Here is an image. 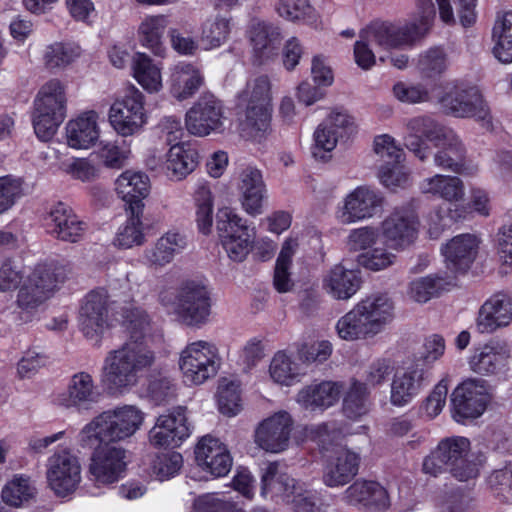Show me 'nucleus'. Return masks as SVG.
Returning a JSON list of instances; mask_svg holds the SVG:
<instances>
[{"mask_svg":"<svg viewBox=\"0 0 512 512\" xmlns=\"http://www.w3.org/2000/svg\"><path fill=\"white\" fill-rule=\"evenodd\" d=\"M396 256L384 248H372L357 256V263L365 269L380 271L393 265Z\"/></svg>","mask_w":512,"mask_h":512,"instance_id":"58","label":"nucleus"},{"mask_svg":"<svg viewBox=\"0 0 512 512\" xmlns=\"http://www.w3.org/2000/svg\"><path fill=\"white\" fill-rule=\"evenodd\" d=\"M305 490L292 477L286 473L279 472L277 462L269 463L262 475V494H271L272 497H279L287 503H293L302 496Z\"/></svg>","mask_w":512,"mask_h":512,"instance_id":"31","label":"nucleus"},{"mask_svg":"<svg viewBox=\"0 0 512 512\" xmlns=\"http://www.w3.org/2000/svg\"><path fill=\"white\" fill-rule=\"evenodd\" d=\"M101 393L88 372H77L71 376L65 392L60 394L59 404L65 408L89 410L95 405Z\"/></svg>","mask_w":512,"mask_h":512,"instance_id":"25","label":"nucleus"},{"mask_svg":"<svg viewBox=\"0 0 512 512\" xmlns=\"http://www.w3.org/2000/svg\"><path fill=\"white\" fill-rule=\"evenodd\" d=\"M48 357L35 349L25 351L17 363V374L21 379H29L46 366Z\"/></svg>","mask_w":512,"mask_h":512,"instance_id":"60","label":"nucleus"},{"mask_svg":"<svg viewBox=\"0 0 512 512\" xmlns=\"http://www.w3.org/2000/svg\"><path fill=\"white\" fill-rule=\"evenodd\" d=\"M293 426L291 415L286 411H278L257 425L255 443L266 452H283L289 446Z\"/></svg>","mask_w":512,"mask_h":512,"instance_id":"19","label":"nucleus"},{"mask_svg":"<svg viewBox=\"0 0 512 512\" xmlns=\"http://www.w3.org/2000/svg\"><path fill=\"white\" fill-rule=\"evenodd\" d=\"M48 298L45 292L39 288L30 285L29 281H25L18 291L17 305L25 311H32L42 305Z\"/></svg>","mask_w":512,"mask_h":512,"instance_id":"63","label":"nucleus"},{"mask_svg":"<svg viewBox=\"0 0 512 512\" xmlns=\"http://www.w3.org/2000/svg\"><path fill=\"white\" fill-rule=\"evenodd\" d=\"M269 372L275 382L283 385H290L298 375L296 365L284 352L275 354Z\"/></svg>","mask_w":512,"mask_h":512,"instance_id":"57","label":"nucleus"},{"mask_svg":"<svg viewBox=\"0 0 512 512\" xmlns=\"http://www.w3.org/2000/svg\"><path fill=\"white\" fill-rule=\"evenodd\" d=\"M100 136L98 114L85 111L66 125L67 143L76 149H88L93 146Z\"/></svg>","mask_w":512,"mask_h":512,"instance_id":"32","label":"nucleus"},{"mask_svg":"<svg viewBox=\"0 0 512 512\" xmlns=\"http://www.w3.org/2000/svg\"><path fill=\"white\" fill-rule=\"evenodd\" d=\"M78 55L75 48L63 43H54L47 47L44 61L49 69L62 68L73 62Z\"/></svg>","mask_w":512,"mask_h":512,"instance_id":"59","label":"nucleus"},{"mask_svg":"<svg viewBox=\"0 0 512 512\" xmlns=\"http://www.w3.org/2000/svg\"><path fill=\"white\" fill-rule=\"evenodd\" d=\"M482 464L480 456L471 452L468 438L451 436L441 439L424 457L422 471L431 477L449 472L456 480L467 482L478 477Z\"/></svg>","mask_w":512,"mask_h":512,"instance_id":"3","label":"nucleus"},{"mask_svg":"<svg viewBox=\"0 0 512 512\" xmlns=\"http://www.w3.org/2000/svg\"><path fill=\"white\" fill-rule=\"evenodd\" d=\"M47 481L57 496L73 493L81 481V467L78 459L69 451L53 454L48 459Z\"/></svg>","mask_w":512,"mask_h":512,"instance_id":"18","label":"nucleus"},{"mask_svg":"<svg viewBox=\"0 0 512 512\" xmlns=\"http://www.w3.org/2000/svg\"><path fill=\"white\" fill-rule=\"evenodd\" d=\"M133 284L137 285L134 272L114 279L102 290L113 308H120L125 340L109 351L102 366V382L112 392H124L139 382L141 375L150 370L156 361L154 350L146 340L150 318L145 310L132 304Z\"/></svg>","mask_w":512,"mask_h":512,"instance_id":"1","label":"nucleus"},{"mask_svg":"<svg viewBox=\"0 0 512 512\" xmlns=\"http://www.w3.org/2000/svg\"><path fill=\"white\" fill-rule=\"evenodd\" d=\"M394 318V304L384 294L372 295L357 303L336 324L339 337L346 341L367 339L380 333Z\"/></svg>","mask_w":512,"mask_h":512,"instance_id":"4","label":"nucleus"},{"mask_svg":"<svg viewBox=\"0 0 512 512\" xmlns=\"http://www.w3.org/2000/svg\"><path fill=\"white\" fill-rule=\"evenodd\" d=\"M423 193L439 196L447 201H459L464 197V186L460 178L436 174L420 184Z\"/></svg>","mask_w":512,"mask_h":512,"instance_id":"43","label":"nucleus"},{"mask_svg":"<svg viewBox=\"0 0 512 512\" xmlns=\"http://www.w3.org/2000/svg\"><path fill=\"white\" fill-rule=\"evenodd\" d=\"M197 512H240L236 504L215 494H206L195 502Z\"/></svg>","mask_w":512,"mask_h":512,"instance_id":"64","label":"nucleus"},{"mask_svg":"<svg viewBox=\"0 0 512 512\" xmlns=\"http://www.w3.org/2000/svg\"><path fill=\"white\" fill-rule=\"evenodd\" d=\"M379 230L372 226H364L350 231L347 246L351 251H364L376 244Z\"/></svg>","mask_w":512,"mask_h":512,"instance_id":"61","label":"nucleus"},{"mask_svg":"<svg viewBox=\"0 0 512 512\" xmlns=\"http://www.w3.org/2000/svg\"><path fill=\"white\" fill-rule=\"evenodd\" d=\"M380 232L388 247L404 250L417 237V216L408 209H395L382 221Z\"/></svg>","mask_w":512,"mask_h":512,"instance_id":"21","label":"nucleus"},{"mask_svg":"<svg viewBox=\"0 0 512 512\" xmlns=\"http://www.w3.org/2000/svg\"><path fill=\"white\" fill-rule=\"evenodd\" d=\"M495 45L493 53L502 63L512 62V12H505L496 18L493 31Z\"/></svg>","mask_w":512,"mask_h":512,"instance_id":"45","label":"nucleus"},{"mask_svg":"<svg viewBox=\"0 0 512 512\" xmlns=\"http://www.w3.org/2000/svg\"><path fill=\"white\" fill-rule=\"evenodd\" d=\"M34 495V488L29 484V480L23 477H15L8 482L2 490V499L11 506H21Z\"/></svg>","mask_w":512,"mask_h":512,"instance_id":"55","label":"nucleus"},{"mask_svg":"<svg viewBox=\"0 0 512 512\" xmlns=\"http://www.w3.org/2000/svg\"><path fill=\"white\" fill-rule=\"evenodd\" d=\"M490 387L486 380L472 378L459 384L451 394L453 417L457 422L475 419L486 410L490 401Z\"/></svg>","mask_w":512,"mask_h":512,"instance_id":"10","label":"nucleus"},{"mask_svg":"<svg viewBox=\"0 0 512 512\" xmlns=\"http://www.w3.org/2000/svg\"><path fill=\"white\" fill-rule=\"evenodd\" d=\"M132 71L136 81L149 93L162 88L160 68L144 53H136L132 59Z\"/></svg>","mask_w":512,"mask_h":512,"instance_id":"44","label":"nucleus"},{"mask_svg":"<svg viewBox=\"0 0 512 512\" xmlns=\"http://www.w3.org/2000/svg\"><path fill=\"white\" fill-rule=\"evenodd\" d=\"M198 465L215 477L229 473L232 467V457L226 446L212 436H204L195 449Z\"/></svg>","mask_w":512,"mask_h":512,"instance_id":"27","label":"nucleus"},{"mask_svg":"<svg viewBox=\"0 0 512 512\" xmlns=\"http://www.w3.org/2000/svg\"><path fill=\"white\" fill-rule=\"evenodd\" d=\"M109 121L122 136L133 135L139 131L146 122L144 95L134 86L129 88L110 107Z\"/></svg>","mask_w":512,"mask_h":512,"instance_id":"14","label":"nucleus"},{"mask_svg":"<svg viewBox=\"0 0 512 512\" xmlns=\"http://www.w3.org/2000/svg\"><path fill=\"white\" fill-rule=\"evenodd\" d=\"M341 389L339 383L331 381L307 386L297 394V402L310 410L328 408L339 400Z\"/></svg>","mask_w":512,"mask_h":512,"instance_id":"38","label":"nucleus"},{"mask_svg":"<svg viewBox=\"0 0 512 512\" xmlns=\"http://www.w3.org/2000/svg\"><path fill=\"white\" fill-rule=\"evenodd\" d=\"M24 195L23 180L5 175L0 177V215L9 211Z\"/></svg>","mask_w":512,"mask_h":512,"instance_id":"54","label":"nucleus"},{"mask_svg":"<svg viewBox=\"0 0 512 512\" xmlns=\"http://www.w3.org/2000/svg\"><path fill=\"white\" fill-rule=\"evenodd\" d=\"M344 501L352 506L371 512H380L389 508L390 499L387 490L378 482L357 480L343 494Z\"/></svg>","mask_w":512,"mask_h":512,"instance_id":"26","label":"nucleus"},{"mask_svg":"<svg viewBox=\"0 0 512 512\" xmlns=\"http://www.w3.org/2000/svg\"><path fill=\"white\" fill-rule=\"evenodd\" d=\"M236 186L244 211L251 216L262 214L267 190L261 170L250 165L242 167Z\"/></svg>","mask_w":512,"mask_h":512,"instance_id":"24","label":"nucleus"},{"mask_svg":"<svg viewBox=\"0 0 512 512\" xmlns=\"http://www.w3.org/2000/svg\"><path fill=\"white\" fill-rule=\"evenodd\" d=\"M382 197L374 190L360 186L350 192L335 212L337 221L349 225L371 218L382 206Z\"/></svg>","mask_w":512,"mask_h":512,"instance_id":"20","label":"nucleus"},{"mask_svg":"<svg viewBox=\"0 0 512 512\" xmlns=\"http://www.w3.org/2000/svg\"><path fill=\"white\" fill-rule=\"evenodd\" d=\"M245 107L244 125L251 130V133H265L270 127L271 105H247Z\"/></svg>","mask_w":512,"mask_h":512,"instance_id":"56","label":"nucleus"},{"mask_svg":"<svg viewBox=\"0 0 512 512\" xmlns=\"http://www.w3.org/2000/svg\"><path fill=\"white\" fill-rule=\"evenodd\" d=\"M221 357L217 346L211 342L198 340L189 343L180 353L179 368L184 381L200 385L218 373Z\"/></svg>","mask_w":512,"mask_h":512,"instance_id":"8","label":"nucleus"},{"mask_svg":"<svg viewBox=\"0 0 512 512\" xmlns=\"http://www.w3.org/2000/svg\"><path fill=\"white\" fill-rule=\"evenodd\" d=\"M184 407H177L172 412L160 415L149 431V441L157 448L178 447L190 435Z\"/></svg>","mask_w":512,"mask_h":512,"instance_id":"22","label":"nucleus"},{"mask_svg":"<svg viewBox=\"0 0 512 512\" xmlns=\"http://www.w3.org/2000/svg\"><path fill=\"white\" fill-rule=\"evenodd\" d=\"M159 302L188 327L205 325L211 315L210 291L197 281L183 282L175 291L163 289L159 293Z\"/></svg>","mask_w":512,"mask_h":512,"instance_id":"6","label":"nucleus"},{"mask_svg":"<svg viewBox=\"0 0 512 512\" xmlns=\"http://www.w3.org/2000/svg\"><path fill=\"white\" fill-rule=\"evenodd\" d=\"M434 142L439 150L434 155V164L442 169L456 174H473L475 167L466 163V149L451 129L439 124L429 116H418L410 119L406 124L404 145L421 161L428 158L431 153L429 145L422 139Z\"/></svg>","mask_w":512,"mask_h":512,"instance_id":"2","label":"nucleus"},{"mask_svg":"<svg viewBox=\"0 0 512 512\" xmlns=\"http://www.w3.org/2000/svg\"><path fill=\"white\" fill-rule=\"evenodd\" d=\"M451 281L435 275L418 278L410 283L409 296L419 303H425L444 290Z\"/></svg>","mask_w":512,"mask_h":512,"instance_id":"49","label":"nucleus"},{"mask_svg":"<svg viewBox=\"0 0 512 512\" xmlns=\"http://www.w3.org/2000/svg\"><path fill=\"white\" fill-rule=\"evenodd\" d=\"M66 277V266L56 261H48L37 264L26 280L51 297Z\"/></svg>","mask_w":512,"mask_h":512,"instance_id":"41","label":"nucleus"},{"mask_svg":"<svg viewBox=\"0 0 512 512\" xmlns=\"http://www.w3.org/2000/svg\"><path fill=\"white\" fill-rule=\"evenodd\" d=\"M448 66V58L442 47H431L419 55L417 67L427 76L434 77L443 73Z\"/></svg>","mask_w":512,"mask_h":512,"instance_id":"52","label":"nucleus"},{"mask_svg":"<svg viewBox=\"0 0 512 512\" xmlns=\"http://www.w3.org/2000/svg\"><path fill=\"white\" fill-rule=\"evenodd\" d=\"M358 271L347 269L341 264L333 266L323 279V288L333 298L347 300L360 288Z\"/></svg>","mask_w":512,"mask_h":512,"instance_id":"36","label":"nucleus"},{"mask_svg":"<svg viewBox=\"0 0 512 512\" xmlns=\"http://www.w3.org/2000/svg\"><path fill=\"white\" fill-rule=\"evenodd\" d=\"M47 220L50 233L58 240L69 243L80 241L87 228L86 223L63 202H58L51 208Z\"/></svg>","mask_w":512,"mask_h":512,"instance_id":"28","label":"nucleus"},{"mask_svg":"<svg viewBox=\"0 0 512 512\" xmlns=\"http://www.w3.org/2000/svg\"><path fill=\"white\" fill-rule=\"evenodd\" d=\"M271 84L267 76H259L249 81L239 95V105H271Z\"/></svg>","mask_w":512,"mask_h":512,"instance_id":"50","label":"nucleus"},{"mask_svg":"<svg viewBox=\"0 0 512 512\" xmlns=\"http://www.w3.org/2000/svg\"><path fill=\"white\" fill-rule=\"evenodd\" d=\"M200 70L191 63L179 62L171 69L170 90L178 100L193 96L203 84Z\"/></svg>","mask_w":512,"mask_h":512,"instance_id":"37","label":"nucleus"},{"mask_svg":"<svg viewBox=\"0 0 512 512\" xmlns=\"http://www.w3.org/2000/svg\"><path fill=\"white\" fill-rule=\"evenodd\" d=\"M110 309H114L107 301L102 290L90 291L82 300L78 325L88 340L99 342L103 334L111 327Z\"/></svg>","mask_w":512,"mask_h":512,"instance_id":"11","label":"nucleus"},{"mask_svg":"<svg viewBox=\"0 0 512 512\" xmlns=\"http://www.w3.org/2000/svg\"><path fill=\"white\" fill-rule=\"evenodd\" d=\"M197 163L198 153L189 144H172L167 154V175L173 180H182L194 171Z\"/></svg>","mask_w":512,"mask_h":512,"instance_id":"40","label":"nucleus"},{"mask_svg":"<svg viewBox=\"0 0 512 512\" xmlns=\"http://www.w3.org/2000/svg\"><path fill=\"white\" fill-rule=\"evenodd\" d=\"M109 443L102 442L91 448L94 452L89 471L97 485H108L118 481L126 469V451Z\"/></svg>","mask_w":512,"mask_h":512,"instance_id":"17","label":"nucleus"},{"mask_svg":"<svg viewBox=\"0 0 512 512\" xmlns=\"http://www.w3.org/2000/svg\"><path fill=\"white\" fill-rule=\"evenodd\" d=\"M509 357L510 349L505 342L491 341L475 350L469 365L477 374L491 375L504 368Z\"/></svg>","mask_w":512,"mask_h":512,"instance_id":"33","label":"nucleus"},{"mask_svg":"<svg viewBox=\"0 0 512 512\" xmlns=\"http://www.w3.org/2000/svg\"><path fill=\"white\" fill-rule=\"evenodd\" d=\"M446 113L458 118H475L489 122L490 109L478 88L454 86L440 99Z\"/></svg>","mask_w":512,"mask_h":512,"instance_id":"15","label":"nucleus"},{"mask_svg":"<svg viewBox=\"0 0 512 512\" xmlns=\"http://www.w3.org/2000/svg\"><path fill=\"white\" fill-rule=\"evenodd\" d=\"M66 112L65 86L58 79H51L40 88L34 100L32 119L36 136L44 142L52 139Z\"/></svg>","mask_w":512,"mask_h":512,"instance_id":"7","label":"nucleus"},{"mask_svg":"<svg viewBox=\"0 0 512 512\" xmlns=\"http://www.w3.org/2000/svg\"><path fill=\"white\" fill-rule=\"evenodd\" d=\"M512 322V297L505 292L491 295L479 308L475 326L481 334H491Z\"/></svg>","mask_w":512,"mask_h":512,"instance_id":"23","label":"nucleus"},{"mask_svg":"<svg viewBox=\"0 0 512 512\" xmlns=\"http://www.w3.org/2000/svg\"><path fill=\"white\" fill-rule=\"evenodd\" d=\"M144 422V413L135 405H123L94 417L79 433L83 448L102 442H119L133 436Z\"/></svg>","mask_w":512,"mask_h":512,"instance_id":"5","label":"nucleus"},{"mask_svg":"<svg viewBox=\"0 0 512 512\" xmlns=\"http://www.w3.org/2000/svg\"><path fill=\"white\" fill-rule=\"evenodd\" d=\"M231 31V17L212 15L201 24L200 41L206 50L215 49L228 41Z\"/></svg>","mask_w":512,"mask_h":512,"instance_id":"42","label":"nucleus"},{"mask_svg":"<svg viewBox=\"0 0 512 512\" xmlns=\"http://www.w3.org/2000/svg\"><path fill=\"white\" fill-rule=\"evenodd\" d=\"M429 382L430 372L421 361L398 368L390 384V403L395 407L408 405Z\"/></svg>","mask_w":512,"mask_h":512,"instance_id":"16","label":"nucleus"},{"mask_svg":"<svg viewBox=\"0 0 512 512\" xmlns=\"http://www.w3.org/2000/svg\"><path fill=\"white\" fill-rule=\"evenodd\" d=\"M186 245L184 235L177 231H168L155 242L153 247L145 249L144 262L150 267H164L171 263L175 255L182 252Z\"/></svg>","mask_w":512,"mask_h":512,"instance_id":"34","label":"nucleus"},{"mask_svg":"<svg viewBox=\"0 0 512 512\" xmlns=\"http://www.w3.org/2000/svg\"><path fill=\"white\" fill-rule=\"evenodd\" d=\"M249 39L254 51L264 60L276 54L282 35L277 26L263 21H254L249 30Z\"/></svg>","mask_w":512,"mask_h":512,"instance_id":"39","label":"nucleus"},{"mask_svg":"<svg viewBox=\"0 0 512 512\" xmlns=\"http://www.w3.org/2000/svg\"><path fill=\"white\" fill-rule=\"evenodd\" d=\"M374 152L388 165H398L403 159L402 149L387 134L374 139Z\"/></svg>","mask_w":512,"mask_h":512,"instance_id":"62","label":"nucleus"},{"mask_svg":"<svg viewBox=\"0 0 512 512\" xmlns=\"http://www.w3.org/2000/svg\"><path fill=\"white\" fill-rule=\"evenodd\" d=\"M218 406L222 414L234 416L241 410L239 385L224 378L218 386Z\"/></svg>","mask_w":512,"mask_h":512,"instance_id":"53","label":"nucleus"},{"mask_svg":"<svg viewBox=\"0 0 512 512\" xmlns=\"http://www.w3.org/2000/svg\"><path fill=\"white\" fill-rule=\"evenodd\" d=\"M370 408L367 384L353 380L343 399V413L350 419H358Z\"/></svg>","mask_w":512,"mask_h":512,"instance_id":"46","label":"nucleus"},{"mask_svg":"<svg viewBox=\"0 0 512 512\" xmlns=\"http://www.w3.org/2000/svg\"><path fill=\"white\" fill-rule=\"evenodd\" d=\"M224 119L222 102L213 94L204 93L186 112L185 126L190 134L204 137L221 132Z\"/></svg>","mask_w":512,"mask_h":512,"instance_id":"13","label":"nucleus"},{"mask_svg":"<svg viewBox=\"0 0 512 512\" xmlns=\"http://www.w3.org/2000/svg\"><path fill=\"white\" fill-rule=\"evenodd\" d=\"M166 27L163 16L146 18L139 26V40L141 44L157 56H163L165 47L162 36Z\"/></svg>","mask_w":512,"mask_h":512,"instance_id":"47","label":"nucleus"},{"mask_svg":"<svg viewBox=\"0 0 512 512\" xmlns=\"http://www.w3.org/2000/svg\"><path fill=\"white\" fill-rule=\"evenodd\" d=\"M130 216L126 223L119 228L115 238V245L119 248L129 249L133 246H140L145 242V235L143 233V224L141 217L143 213H136L129 211Z\"/></svg>","mask_w":512,"mask_h":512,"instance_id":"48","label":"nucleus"},{"mask_svg":"<svg viewBox=\"0 0 512 512\" xmlns=\"http://www.w3.org/2000/svg\"><path fill=\"white\" fill-rule=\"evenodd\" d=\"M360 457L357 453L341 449L325 467L323 482L328 487H340L349 483L358 473Z\"/></svg>","mask_w":512,"mask_h":512,"instance_id":"35","label":"nucleus"},{"mask_svg":"<svg viewBox=\"0 0 512 512\" xmlns=\"http://www.w3.org/2000/svg\"><path fill=\"white\" fill-rule=\"evenodd\" d=\"M479 241L475 235L461 234L453 237L442 248L446 266L453 272H466L474 262Z\"/></svg>","mask_w":512,"mask_h":512,"instance_id":"30","label":"nucleus"},{"mask_svg":"<svg viewBox=\"0 0 512 512\" xmlns=\"http://www.w3.org/2000/svg\"><path fill=\"white\" fill-rule=\"evenodd\" d=\"M362 30L365 39H370L373 46L386 52L412 47L419 38L416 22L401 25L377 20Z\"/></svg>","mask_w":512,"mask_h":512,"instance_id":"12","label":"nucleus"},{"mask_svg":"<svg viewBox=\"0 0 512 512\" xmlns=\"http://www.w3.org/2000/svg\"><path fill=\"white\" fill-rule=\"evenodd\" d=\"M487 485L501 502H512V462L493 470L487 477Z\"/></svg>","mask_w":512,"mask_h":512,"instance_id":"51","label":"nucleus"},{"mask_svg":"<svg viewBox=\"0 0 512 512\" xmlns=\"http://www.w3.org/2000/svg\"><path fill=\"white\" fill-rule=\"evenodd\" d=\"M216 230L228 257L236 262L243 261L254 241L253 229L249 228L247 220L232 208L224 207L217 212Z\"/></svg>","mask_w":512,"mask_h":512,"instance_id":"9","label":"nucleus"},{"mask_svg":"<svg viewBox=\"0 0 512 512\" xmlns=\"http://www.w3.org/2000/svg\"><path fill=\"white\" fill-rule=\"evenodd\" d=\"M115 191L129 211L143 213V199L150 191L149 177L140 171L126 170L116 179Z\"/></svg>","mask_w":512,"mask_h":512,"instance_id":"29","label":"nucleus"}]
</instances>
